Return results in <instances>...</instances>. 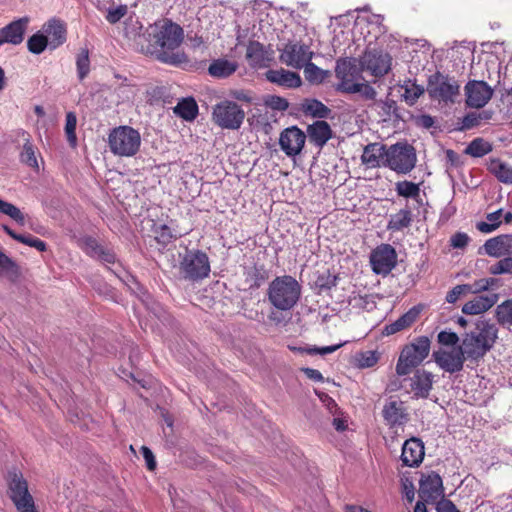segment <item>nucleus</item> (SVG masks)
Masks as SVG:
<instances>
[{
    "label": "nucleus",
    "mask_w": 512,
    "mask_h": 512,
    "mask_svg": "<svg viewBox=\"0 0 512 512\" xmlns=\"http://www.w3.org/2000/svg\"><path fill=\"white\" fill-rule=\"evenodd\" d=\"M29 19L27 17L12 21L0 29V46L4 44L19 45L24 39Z\"/></svg>",
    "instance_id": "6ab92c4d"
},
{
    "label": "nucleus",
    "mask_w": 512,
    "mask_h": 512,
    "mask_svg": "<svg viewBox=\"0 0 512 512\" xmlns=\"http://www.w3.org/2000/svg\"><path fill=\"white\" fill-rule=\"evenodd\" d=\"M402 491L408 502H412L415 497V488L412 480L409 478L402 479Z\"/></svg>",
    "instance_id": "052dcab7"
},
{
    "label": "nucleus",
    "mask_w": 512,
    "mask_h": 512,
    "mask_svg": "<svg viewBox=\"0 0 512 512\" xmlns=\"http://www.w3.org/2000/svg\"><path fill=\"white\" fill-rule=\"evenodd\" d=\"M42 29L51 49L59 47L66 41V27L61 20L53 18L45 23Z\"/></svg>",
    "instance_id": "a878e982"
},
{
    "label": "nucleus",
    "mask_w": 512,
    "mask_h": 512,
    "mask_svg": "<svg viewBox=\"0 0 512 512\" xmlns=\"http://www.w3.org/2000/svg\"><path fill=\"white\" fill-rule=\"evenodd\" d=\"M402 88L404 89L402 96L409 105H413L424 93L423 87L411 80L405 81Z\"/></svg>",
    "instance_id": "a19ab883"
},
{
    "label": "nucleus",
    "mask_w": 512,
    "mask_h": 512,
    "mask_svg": "<svg viewBox=\"0 0 512 512\" xmlns=\"http://www.w3.org/2000/svg\"><path fill=\"white\" fill-rule=\"evenodd\" d=\"M20 159L21 162L24 163L25 165L35 170H39V165L36 157V150L29 139H26L23 145V150L20 154Z\"/></svg>",
    "instance_id": "79ce46f5"
},
{
    "label": "nucleus",
    "mask_w": 512,
    "mask_h": 512,
    "mask_svg": "<svg viewBox=\"0 0 512 512\" xmlns=\"http://www.w3.org/2000/svg\"><path fill=\"white\" fill-rule=\"evenodd\" d=\"M264 104L267 107L277 111H285L289 107L288 101L285 98L277 95H267L264 98Z\"/></svg>",
    "instance_id": "3c124183"
},
{
    "label": "nucleus",
    "mask_w": 512,
    "mask_h": 512,
    "mask_svg": "<svg viewBox=\"0 0 512 512\" xmlns=\"http://www.w3.org/2000/svg\"><path fill=\"white\" fill-rule=\"evenodd\" d=\"M427 90L432 98L453 103L460 94V85L454 77L436 72L429 77Z\"/></svg>",
    "instance_id": "9b49d317"
},
{
    "label": "nucleus",
    "mask_w": 512,
    "mask_h": 512,
    "mask_svg": "<svg viewBox=\"0 0 512 512\" xmlns=\"http://www.w3.org/2000/svg\"><path fill=\"white\" fill-rule=\"evenodd\" d=\"M496 318L499 324L503 326H512V298L497 306Z\"/></svg>",
    "instance_id": "37998d69"
},
{
    "label": "nucleus",
    "mask_w": 512,
    "mask_h": 512,
    "mask_svg": "<svg viewBox=\"0 0 512 512\" xmlns=\"http://www.w3.org/2000/svg\"><path fill=\"white\" fill-rule=\"evenodd\" d=\"M97 258L106 264H114L116 261L114 252L110 249H105L104 247L100 250Z\"/></svg>",
    "instance_id": "774afa93"
},
{
    "label": "nucleus",
    "mask_w": 512,
    "mask_h": 512,
    "mask_svg": "<svg viewBox=\"0 0 512 512\" xmlns=\"http://www.w3.org/2000/svg\"><path fill=\"white\" fill-rule=\"evenodd\" d=\"M386 154L387 147L384 144L379 142L369 143L363 149L361 162L369 169L385 167Z\"/></svg>",
    "instance_id": "412c9836"
},
{
    "label": "nucleus",
    "mask_w": 512,
    "mask_h": 512,
    "mask_svg": "<svg viewBox=\"0 0 512 512\" xmlns=\"http://www.w3.org/2000/svg\"><path fill=\"white\" fill-rule=\"evenodd\" d=\"M458 341L459 337L455 332L444 330L438 334V342L442 345L454 346Z\"/></svg>",
    "instance_id": "5fc2aeb1"
},
{
    "label": "nucleus",
    "mask_w": 512,
    "mask_h": 512,
    "mask_svg": "<svg viewBox=\"0 0 512 512\" xmlns=\"http://www.w3.org/2000/svg\"><path fill=\"white\" fill-rule=\"evenodd\" d=\"M413 222V214L411 209L406 205L398 212L391 214L387 224L389 231L397 232L408 228Z\"/></svg>",
    "instance_id": "c756f323"
},
{
    "label": "nucleus",
    "mask_w": 512,
    "mask_h": 512,
    "mask_svg": "<svg viewBox=\"0 0 512 512\" xmlns=\"http://www.w3.org/2000/svg\"><path fill=\"white\" fill-rule=\"evenodd\" d=\"M443 496L444 488L440 475L434 471L422 474L419 480V497L424 502H434Z\"/></svg>",
    "instance_id": "dca6fc26"
},
{
    "label": "nucleus",
    "mask_w": 512,
    "mask_h": 512,
    "mask_svg": "<svg viewBox=\"0 0 512 512\" xmlns=\"http://www.w3.org/2000/svg\"><path fill=\"white\" fill-rule=\"evenodd\" d=\"M416 164L415 149L406 143H396L387 148L385 167L398 174L409 173Z\"/></svg>",
    "instance_id": "1a4fd4ad"
},
{
    "label": "nucleus",
    "mask_w": 512,
    "mask_h": 512,
    "mask_svg": "<svg viewBox=\"0 0 512 512\" xmlns=\"http://www.w3.org/2000/svg\"><path fill=\"white\" fill-rule=\"evenodd\" d=\"M488 170L501 183L512 184V167L499 158H494L489 161Z\"/></svg>",
    "instance_id": "2f4dec72"
},
{
    "label": "nucleus",
    "mask_w": 512,
    "mask_h": 512,
    "mask_svg": "<svg viewBox=\"0 0 512 512\" xmlns=\"http://www.w3.org/2000/svg\"><path fill=\"white\" fill-rule=\"evenodd\" d=\"M0 213L10 217L17 224L25 225V215L14 204L0 199Z\"/></svg>",
    "instance_id": "ea45409f"
},
{
    "label": "nucleus",
    "mask_w": 512,
    "mask_h": 512,
    "mask_svg": "<svg viewBox=\"0 0 512 512\" xmlns=\"http://www.w3.org/2000/svg\"><path fill=\"white\" fill-rule=\"evenodd\" d=\"M395 191L398 196L404 198H411L418 203H421L420 187L418 184L411 181H399L395 184Z\"/></svg>",
    "instance_id": "f704fd0d"
},
{
    "label": "nucleus",
    "mask_w": 512,
    "mask_h": 512,
    "mask_svg": "<svg viewBox=\"0 0 512 512\" xmlns=\"http://www.w3.org/2000/svg\"><path fill=\"white\" fill-rule=\"evenodd\" d=\"M433 385V374L425 370H417L410 379L414 398H427Z\"/></svg>",
    "instance_id": "b1692460"
},
{
    "label": "nucleus",
    "mask_w": 512,
    "mask_h": 512,
    "mask_svg": "<svg viewBox=\"0 0 512 512\" xmlns=\"http://www.w3.org/2000/svg\"><path fill=\"white\" fill-rule=\"evenodd\" d=\"M126 79H123V81L119 84V86L115 89V92L118 97V103H122L125 101L131 100L135 95L134 88L126 83Z\"/></svg>",
    "instance_id": "8fccbe9b"
},
{
    "label": "nucleus",
    "mask_w": 512,
    "mask_h": 512,
    "mask_svg": "<svg viewBox=\"0 0 512 512\" xmlns=\"http://www.w3.org/2000/svg\"><path fill=\"white\" fill-rule=\"evenodd\" d=\"M48 45L47 37L41 32L33 34L27 41V48L33 54H41Z\"/></svg>",
    "instance_id": "c03bdc74"
},
{
    "label": "nucleus",
    "mask_w": 512,
    "mask_h": 512,
    "mask_svg": "<svg viewBox=\"0 0 512 512\" xmlns=\"http://www.w3.org/2000/svg\"><path fill=\"white\" fill-rule=\"evenodd\" d=\"M237 63L225 58L213 60L209 67L208 72L215 78H226L232 75L237 69Z\"/></svg>",
    "instance_id": "7c9ffc66"
},
{
    "label": "nucleus",
    "mask_w": 512,
    "mask_h": 512,
    "mask_svg": "<svg viewBox=\"0 0 512 512\" xmlns=\"http://www.w3.org/2000/svg\"><path fill=\"white\" fill-rule=\"evenodd\" d=\"M76 125H77V117L75 113L68 112L66 114V123H65V133L67 136V140L71 146H76L77 144V136H76Z\"/></svg>",
    "instance_id": "de8ad7c7"
},
{
    "label": "nucleus",
    "mask_w": 512,
    "mask_h": 512,
    "mask_svg": "<svg viewBox=\"0 0 512 512\" xmlns=\"http://www.w3.org/2000/svg\"><path fill=\"white\" fill-rule=\"evenodd\" d=\"M379 360V354L376 351H364L356 354V365L360 368L373 367Z\"/></svg>",
    "instance_id": "49530a36"
},
{
    "label": "nucleus",
    "mask_w": 512,
    "mask_h": 512,
    "mask_svg": "<svg viewBox=\"0 0 512 512\" xmlns=\"http://www.w3.org/2000/svg\"><path fill=\"white\" fill-rule=\"evenodd\" d=\"M174 112L181 118L192 121L198 114V106L193 98H187L183 99L175 106Z\"/></svg>",
    "instance_id": "c9c22d12"
},
{
    "label": "nucleus",
    "mask_w": 512,
    "mask_h": 512,
    "mask_svg": "<svg viewBox=\"0 0 512 512\" xmlns=\"http://www.w3.org/2000/svg\"><path fill=\"white\" fill-rule=\"evenodd\" d=\"M470 241L469 236L464 232L455 233L450 239V245L453 248L463 249L465 248Z\"/></svg>",
    "instance_id": "6e6d98bb"
},
{
    "label": "nucleus",
    "mask_w": 512,
    "mask_h": 512,
    "mask_svg": "<svg viewBox=\"0 0 512 512\" xmlns=\"http://www.w3.org/2000/svg\"><path fill=\"white\" fill-rule=\"evenodd\" d=\"M335 76L338 79L336 91L345 94L360 93L367 100H373L376 97L375 89L364 81L362 69L356 65L354 59L337 60Z\"/></svg>",
    "instance_id": "f03ea898"
},
{
    "label": "nucleus",
    "mask_w": 512,
    "mask_h": 512,
    "mask_svg": "<svg viewBox=\"0 0 512 512\" xmlns=\"http://www.w3.org/2000/svg\"><path fill=\"white\" fill-rule=\"evenodd\" d=\"M424 444L418 438L406 440L402 446L401 460L404 465L409 467L418 466L424 458Z\"/></svg>",
    "instance_id": "aec40b11"
},
{
    "label": "nucleus",
    "mask_w": 512,
    "mask_h": 512,
    "mask_svg": "<svg viewBox=\"0 0 512 512\" xmlns=\"http://www.w3.org/2000/svg\"><path fill=\"white\" fill-rule=\"evenodd\" d=\"M141 452H142L143 458L145 459L147 468L150 471H153L156 468V461H155V457H154L152 451L148 447L142 446Z\"/></svg>",
    "instance_id": "338daca9"
},
{
    "label": "nucleus",
    "mask_w": 512,
    "mask_h": 512,
    "mask_svg": "<svg viewBox=\"0 0 512 512\" xmlns=\"http://www.w3.org/2000/svg\"><path fill=\"white\" fill-rule=\"evenodd\" d=\"M485 253L491 257L499 258L512 253V235H500L488 239L483 246Z\"/></svg>",
    "instance_id": "393cba45"
},
{
    "label": "nucleus",
    "mask_w": 512,
    "mask_h": 512,
    "mask_svg": "<svg viewBox=\"0 0 512 512\" xmlns=\"http://www.w3.org/2000/svg\"><path fill=\"white\" fill-rule=\"evenodd\" d=\"M436 512H459V510L451 500L442 498L436 504Z\"/></svg>",
    "instance_id": "680f3d73"
},
{
    "label": "nucleus",
    "mask_w": 512,
    "mask_h": 512,
    "mask_svg": "<svg viewBox=\"0 0 512 512\" xmlns=\"http://www.w3.org/2000/svg\"><path fill=\"white\" fill-rule=\"evenodd\" d=\"M497 338L498 328L495 324L487 320L477 321L475 329L466 333L462 341L466 357L473 360L482 358L491 350Z\"/></svg>",
    "instance_id": "20e7f679"
},
{
    "label": "nucleus",
    "mask_w": 512,
    "mask_h": 512,
    "mask_svg": "<svg viewBox=\"0 0 512 512\" xmlns=\"http://www.w3.org/2000/svg\"><path fill=\"white\" fill-rule=\"evenodd\" d=\"M180 271L184 278L193 282L201 281L210 274L208 255L201 250H189L180 261Z\"/></svg>",
    "instance_id": "6e6552de"
},
{
    "label": "nucleus",
    "mask_w": 512,
    "mask_h": 512,
    "mask_svg": "<svg viewBox=\"0 0 512 512\" xmlns=\"http://www.w3.org/2000/svg\"><path fill=\"white\" fill-rule=\"evenodd\" d=\"M246 57L254 66H264L268 60L264 46L257 42L252 41L247 46Z\"/></svg>",
    "instance_id": "473e14b6"
},
{
    "label": "nucleus",
    "mask_w": 512,
    "mask_h": 512,
    "mask_svg": "<svg viewBox=\"0 0 512 512\" xmlns=\"http://www.w3.org/2000/svg\"><path fill=\"white\" fill-rule=\"evenodd\" d=\"M497 300V294L477 296L463 305L462 312L467 315L482 314L493 307Z\"/></svg>",
    "instance_id": "cd10ccee"
},
{
    "label": "nucleus",
    "mask_w": 512,
    "mask_h": 512,
    "mask_svg": "<svg viewBox=\"0 0 512 512\" xmlns=\"http://www.w3.org/2000/svg\"><path fill=\"white\" fill-rule=\"evenodd\" d=\"M244 118L245 112L241 106L230 100H224L213 108L212 119L222 129L237 130Z\"/></svg>",
    "instance_id": "9d476101"
},
{
    "label": "nucleus",
    "mask_w": 512,
    "mask_h": 512,
    "mask_svg": "<svg viewBox=\"0 0 512 512\" xmlns=\"http://www.w3.org/2000/svg\"><path fill=\"white\" fill-rule=\"evenodd\" d=\"M84 249L88 255L97 258L102 246L95 239L88 237L84 240Z\"/></svg>",
    "instance_id": "bf43d9fd"
},
{
    "label": "nucleus",
    "mask_w": 512,
    "mask_h": 512,
    "mask_svg": "<svg viewBox=\"0 0 512 512\" xmlns=\"http://www.w3.org/2000/svg\"><path fill=\"white\" fill-rule=\"evenodd\" d=\"M492 275L512 274V257H505L489 267Z\"/></svg>",
    "instance_id": "09e8293b"
},
{
    "label": "nucleus",
    "mask_w": 512,
    "mask_h": 512,
    "mask_svg": "<svg viewBox=\"0 0 512 512\" xmlns=\"http://www.w3.org/2000/svg\"><path fill=\"white\" fill-rule=\"evenodd\" d=\"M307 136L311 143L322 148L331 139L332 130L326 121L318 120L308 126Z\"/></svg>",
    "instance_id": "bb28decb"
},
{
    "label": "nucleus",
    "mask_w": 512,
    "mask_h": 512,
    "mask_svg": "<svg viewBox=\"0 0 512 512\" xmlns=\"http://www.w3.org/2000/svg\"><path fill=\"white\" fill-rule=\"evenodd\" d=\"M382 414L390 427L401 426L408 421V414L404 403L399 400H390L385 403Z\"/></svg>",
    "instance_id": "4be33fe9"
},
{
    "label": "nucleus",
    "mask_w": 512,
    "mask_h": 512,
    "mask_svg": "<svg viewBox=\"0 0 512 512\" xmlns=\"http://www.w3.org/2000/svg\"><path fill=\"white\" fill-rule=\"evenodd\" d=\"M466 104L472 108H482L493 95L492 88L485 82L471 80L465 85Z\"/></svg>",
    "instance_id": "a211bd4d"
},
{
    "label": "nucleus",
    "mask_w": 512,
    "mask_h": 512,
    "mask_svg": "<svg viewBox=\"0 0 512 512\" xmlns=\"http://www.w3.org/2000/svg\"><path fill=\"white\" fill-rule=\"evenodd\" d=\"M498 279L496 278H482L471 283L472 294H478L489 290L491 287L497 285Z\"/></svg>",
    "instance_id": "864d4df0"
},
{
    "label": "nucleus",
    "mask_w": 512,
    "mask_h": 512,
    "mask_svg": "<svg viewBox=\"0 0 512 512\" xmlns=\"http://www.w3.org/2000/svg\"><path fill=\"white\" fill-rule=\"evenodd\" d=\"M313 56L314 52L309 46L299 42H289L280 50L279 60L288 67L302 69Z\"/></svg>",
    "instance_id": "ddd939ff"
},
{
    "label": "nucleus",
    "mask_w": 512,
    "mask_h": 512,
    "mask_svg": "<svg viewBox=\"0 0 512 512\" xmlns=\"http://www.w3.org/2000/svg\"><path fill=\"white\" fill-rule=\"evenodd\" d=\"M16 267L15 262L0 250V271L9 272Z\"/></svg>",
    "instance_id": "69168bd1"
},
{
    "label": "nucleus",
    "mask_w": 512,
    "mask_h": 512,
    "mask_svg": "<svg viewBox=\"0 0 512 512\" xmlns=\"http://www.w3.org/2000/svg\"><path fill=\"white\" fill-rule=\"evenodd\" d=\"M430 344L428 337L421 336L410 345L405 346L399 356L396 373L399 376H404L409 374L414 367L420 365L429 355Z\"/></svg>",
    "instance_id": "0eeeda50"
},
{
    "label": "nucleus",
    "mask_w": 512,
    "mask_h": 512,
    "mask_svg": "<svg viewBox=\"0 0 512 512\" xmlns=\"http://www.w3.org/2000/svg\"><path fill=\"white\" fill-rule=\"evenodd\" d=\"M110 151L119 157H132L136 155L141 146L140 133L130 126L113 128L108 135Z\"/></svg>",
    "instance_id": "39448f33"
},
{
    "label": "nucleus",
    "mask_w": 512,
    "mask_h": 512,
    "mask_svg": "<svg viewBox=\"0 0 512 512\" xmlns=\"http://www.w3.org/2000/svg\"><path fill=\"white\" fill-rule=\"evenodd\" d=\"M248 277L251 278V286L259 287L265 280V270L263 268H257L256 266L250 269L247 273Z\"/></svg>",
    "instance_id": "4d7b16f0"
},
{
    "label": "nucleus",
    "mask_w": 512,
    "mask_h": 512,
    "mask_svg": "<svg viewBox=\"0 0 512 512\" xmlns=\"http://www.w3.org/2000/svg\"><path fill=\"white\" fill-rule=\"evenodd\" d=\"M492 151V146L489 142L482 138L472 140L465 149V154L472 157H483Z\"/></svg>",
    "instance_id": "58836bf2"
},
{
    "label": "nucleus",
    "mask_w": 512,
    "mask_h": 512,
    "mask_svg": "<svg viewBox=\"0 0 512 512\" xmlns=\"http://www.w3.org/2000/svg\"><path fill=\"white\" fill-rule=\"evenodd\" d=\"M77 73L80 80H83L90 71L89 51L87 48L81 49L76 58Z\"/></svg>",
    "instance_id": "a18cd8bd"
},
{
    "label": "nucleus",
    "mask_w": 512,
    "mask_h": 512,
    "mask_svg": "<svg viewBox=\"0 0 512 512\" xmlns=\"http://www.w3.org/2000/svg\"><path fill=\"white\" fill-rule=\"evenodd\" d=\"M302 293L300 283L291 275L274 278L267 290L268 301L279 311H290L298 303Z\"/></svg>",
    "instance_id": "7ed1b4c3"
},
{
    "label": "nucleus",
    "mask_w": 512,
    "mask_h": 512,
    "mask_svg": "<svg viewBox=\"0 0 512 512\" xmlns=\"http://www.w3.org/2000/svg\"><path fill=\"white\" fill-rule=\"evenodd\" d=\"M481 117L476 113L467 114L462 120L463 129H471L480 123Z\"/></svg>",
    "instance_id": "0e129e2a"
},
{
    "label": "nucleus",
    "mask_w": 512,
    "mask_h": 512,
    "mask_svg": "<svg viewBox=\"0 0 512 512\" xmlns=\"http://www.w3.org/2000/svg\"><path fill=\"white\" fill-rule=\"evenodd\" d=\"M372 270L376 274L387 275L396 266L397 254L389 244L378 246L370 256Z\"/></svg>",
    "instance_id": "2eb2a0df"
},
{
    "label": "nucleus",
    "mask_w": 512,
    "mask_h": 512,
    "mask_svg": "<svg viewBox=\"0 0 512 512\" xmlns=\"http://www.w3.org/2000/svg\"><path fill=\"white\" fill-rule=\"evenodd\" d=\"M6 482L9 497L18 512H37L34 499L28 490V483L21 471L16 468L9 470Z\"/></svg>",
    "instance_id": "423d86ee"
},
{
    "label": "nucleus",
    "mask_w": 512,
    "mask_h": 512,
    "mask_svg": "<svg viewBox=\"0 0 512 512\" xmlns=\"http://www.w3.org/2000/svg\"><path fill=\"white\" fill-rule=\"evenodd\" d=\"M16 241L23 243L29 247H33L41 252L45 251L47 248V245L44 241L31 235L19 234V236L16 237Z\"/></svg>",
    "instance_id": "603ef678"
},
{
    "label": "nucleus",
    "mask_w": 512,
    "mask_h": 512,
    "mask_svg": "<svg viewBox=\"0 0 512 512\" xmlns=\"http://www.w3.org/2000/svg\"><path fill=\"white\" fill-rule=\"evenodd\" d=\"M306 137V134L298 127H288L280 134V148L289 157L297 156L304 147Z\"/></svg>",
    "instance_id": "f3484780"
},
{
    "label": "nucleus",
    "mask_w": 512,
    "mask_h": 512,
    "mask_svg": "<svg viewBox=\"0 0 512 512\" xmlns=\"http://www.w3.org/2000/svg\"><path fill=\"white\" fill-rule=\"evenodd\" d=\"M502 209H498L492 213L487 214L486 221H481L476 224V228L485 234L495 231L501 225Z\"/></svg>",
    "instance_id": "4c0bfd02"
},
{
    "label": "nucleus",
    "mask_w": 512,
    "mask_h": 512,
    "mask_svg": "<svg viewBox=\"0 0 512 512\" xmlns=\"http://www.w3.org/2000/svg\"><path fill=\"white\" fill-rule=\"evenodd\" d=\"M303 110L306 114L317 118H327L331 110L317 99H308L303 104Z\"/></svg>",
    "instance_id": "e433bc0d"
},
{
    "label": "nucleus",
    "mask_w": 512,
    "mask_h": 512,
    "mask_svg": "<svg viewBox=\"0 0 512 512\" xmlns=\"http://www.w3.org/2000/svg\"><path fill=\"white\" fill-rule=\"evenodd\" d=\"M466 353L463 346L440 349L433 353L435 363L445 372L456 373L463 369Z\"/></svg>",
    "instance_id": "4468645a"
},
{
    "label": "nucleus",
    "mask_w": 512,
    "mask_h": 512,
    "mask_svg": "<svg viewBox=\"0 0 512 512\" xmlns=\"http://www.w3.org/2000/svg\"><path fill=\"white\" fill-rule=\"evenodd\" d=\"M266 79L285 88H298L302 85V79L296 72L280 69H271L266 72Z\"/></svg>",
    "instance_id": "5701e85b"
},
{
    "label": "nucleus",
    "mask_w": 512,
    "mask_h": 512,
    "mask_svg": "<svg viewBox=\"0 0 512 512\" xmlns=\"http://www.w3.org/2000/svg\"><path fill=\"white\" fill-rule=\"evenodd\" d=\"M156 238L159 242L166 244L175 238V236L172 234L171 229L167 225H161L159 231H157Z\"/></svg>",
    "instance_id": "e2e57ef3"
},
{
    "label": "nucleus",
    "mask_w": 512,
    "mask_h": 512,
    "mask_svg": "<svg viewBox=\"0 0 512 512\" xmlns=\"http://www.w3.org/2000/svg\"><path fill=\"white\" fill-rule=\"evenodd\" d=\"M149 37L152 48L148 49V53L155 55L161 62L176 63L175 56L168 52L178 48L183 41V29L178 24L168 20L155 23Z\"/></svg>",
    "instance_id": "f257e3e1"
},
{
    "label": "nucleus",
    "mask_w": 512,
    "mask_h": 512,
    "mask_svg": "<svg viewBox=\"0 0 512 512\" xmlns=\"http://www.w3.org/2000/svg\"><path fill=\"white\" fill-rule=\"evenodd\" d=\"M420 312L421 309L417 306L410 308L397 320L386 325L382 333L386 336H389L410 327L417 320Z\"/></svg>",
    "instance_id": "c85d7f7f"
},
{
    "label": "nucleus",
    "mask_w": 512,
    "mask_h": 512,
    "mask_svg": "<svg viewBox=\"0 0 512 512\" xmlns=\"http://www.w3.org/2000/svg\"><path fill=\"white\" fill-rule=\"evenodd\" d=\"M304 69L305 79L312 85H318L324 82V80L330 75L328 70H323L317 65L310 61L306 62Z\"/></svg>",
    "instance_id": "72a5a7b5"
},
{
    "label": "nucleus",
    "mask_w": 512,
    "mask_h": 512,
    "mask_svg": "<svg viewBox=\"0 0 512 512\" xmlns=\"http://www.w3.org/2000/svg\"><path fill=\"white\" fill-rule=\"evenodd\" d=\"M392 64V57L389 53L381 49H366L363 56L360 58V66L362 71L366 70L375 77H382L386 75Z\"/></svg>",
    "instance_id": "f8f14e48"
},
{
    "label": "nucleus",
    "mask_w": 512,
    "mask_h": 512,
    "mask_svg": "<svg viewBox=\"0 0 512 512\" xmlns=\"http://www.w3.org/2000/svg\"><path fill=\"white\" fill-rule=\"evenodd\" d=\"M127 12L126 6H118L116 8H111L108 10L106 15V20L111 23H117Z\"/></svg>",
    "instance_id": "13d9d810"
}]
</instances>
